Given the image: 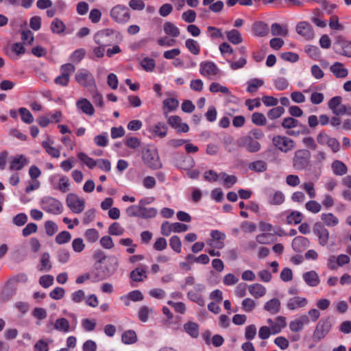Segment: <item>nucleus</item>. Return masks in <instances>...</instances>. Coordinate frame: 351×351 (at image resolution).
<instances>
[{
  "label": "nucleus",
  "mask_w": 351,
  "mask_h": 351,
  "mask_svg": "<svg viewBox=\"0 0 351 351\" xmlns=\"http://www.w3.org/2000/svg\"><path fill=\"white\" fill-rule=\"evenodd\" d=\"M334 324L332 316L322 317L317 324L313 333V339L315 342H319L324 339L330 332Z\"/></svg>",
  "instance_id": "1"
},
{
  "label": "nucleus",
  "mask_w": 351,
  "mask_h": 351,
  "mask_svg": "<svg viewBox=\"0 0 351 351\" xmlns=\"http://www.w3.org/2000/svg\"><path fill=\"white\" fill-rule=\"evenodd\" d=\"M114 30L106 29L97 32L94 36L95 42L99 45L93 49V53L97 58H103L104 56L105 47L108 43L107 38L112 35Z\"/></svg>",
  "instance_id": "2"
},
{
  "label": "nucleus",
  "mask_w": 351,
  "mask_h": 351,
  "mask_svg": "<svg viewBox=\"0 0 351 351\" xmlns=\"http://www.w3.org/2000/svg\"><path fill=\"white\" fill-rule=\"evenodd\" d=\"M75 81L81 86L91 89H95L96 84L93 74L85 69L77 71L75 76Z\"/></svg>",
  "instance_id": "3"
},
{
  "label": "nucleus",
  "mask_w": 351,
  "mask_h": 351,
  "mask_svg": "<svg viewBox=\"0 0 351 351\" xmlns=\"http://www.w3.org/2000/svg\"><path fill=\"white\" fill-rule=\"evenodd\" d=\"M111 19L118 23H125L130 18L129 9L123 5H114L110 12Z\"/></svg>",
  "instance_id": "4"
},
{
  "label": "nucleus",
  "mask_w": 351,
  "mask_h": 351,
  "mask_svg": "<svg viewBox=\"0 0 351 351\" xmlns=\"http://www.w3.org/2000/svg\"><path fill=\"white\" fill-rule=\"evenodd\" d=\"M310 153L306 149L295 152L293 159V167L297 170H303L309 165Z\"/></svg>",
  "instance_id": "5"
},
{
  "label": "nucleus",
  "mask_w": 351,
  "mask_h": 351,
  "mask_svg": "<svg viewBox=\"0 0 351 351\" xmlns=\"http://www.w3.org/2000/svg\"><path fill=\"white\" fill-rule=\"evenodd\" d=\"M200 74L207 78L214 79L220 73V69L211 61H203L199 64Z\"/></svg>",
  "instance_id": "6"
},
{
  "label": "nucleus",
  "mask_w": 351,
  "mask_h": 351,
  "mask_svg": "<svg viewBox=\"0 0 351 351\" xmlns=\"http://www.w3.org/2000/svg\"><path fill=\"white\" fill-rule=\"evenodd\" d=\"M143 160L150 168L156 169L160 168L162 165L159 161V156L155 149H146L143 152Z\"/></svg>",
  "instance_id": "7"
},
{
  "label": "nucleus",
  "mask_w": 351,
  "mask_h": 351,
  "mask_svg": "<svg viewBox=\"0 0 351 351\" xmlns=\"http://www.w3.org/2000/svg\"><path fill=\"white\" fill-rule=\"evenodd\" d=\"M66 202L67 206L74 213H81L85 207L84 200L83 199H80L74 193H69L67 195Z\"/></svg>",
  "instance_id": "8"
},
{
  "label": "nucleus",
  "mask_w": 351,
  "mask_h": 351,
  "mask_svg": "<svg viewBox=\"0 0 351 351\" xmlns=\"http://www.w3.org/2000/svg\"><path fill=\"white\" fill-rule=\"evenodd\" d=\"M238 146L245 148L250 153H255L261 149V144L252 136H245L240 138L237 142Z\"/></svg>",
  "instance_id": "9"
},
{
  "label": "nucleus",
  "mask_w": 351,
  "mask_h": 351,
  "mask_svg": "<svg viewBox=\"0 0 351 351\" xmlns=\"http://www.w3.org/2000/svg\"><path fill=\"white\" fill-rule=\"evenodd\" d=\"M42 207L45 211L55 215L60 214L62 211L61 202L50 197H45L43 199Z\"/></svg>",
  "instance_id": "10"
},
{
  "label": "nucleus",
  "mask_w": 351,
  "mask_h": 351,
  "mask_svg": "<svg viewBox=\"0 0 351 351\" xmlns=\"http://www.w3.org/2000/svg\"><path fill=\"white\" fill-rule=\"evenodd\" d=\"M28 277L27 274L24 273L18 274L16 276L10 278L8 282L5 289V291L7 292V295L8 297L12 296L14 291L16 289V284L18 282L25 283L27 281Z\"/></svg>",
  "instance_id": "11"
},
{
  "label": "nucleus",
  "mask_w": 351,
  "mask_h": 351,
  "mask_svg": "<svg viewBox=\"0 0 351 351\" xmlns=\"http://www.w3.org/2000/svg\"><path fill=\"white\" fill-rule=\"evenodd\" d=\"M210 239L206 241V243L210 246L217 249H222L224 247V240L226 234L219 230H212L210 233Z\"/></svg>",
  "instance_id": "12"
},
{
  "label": "nucleus",
  "mask_w": 351,
  "mask_h": 351,
  "mask_svg": "<svg viewBox=\"0 0 351 351\" xmlns=\"http://www.w3.org/2000/svg\"><path fill=\"white\" fill-rule=\"evenodd\" d=\"M313 230L319 239V244L322 246L327 245L329 240V231L320 222H316L313 225Z\"/></svg>",
  "instance_id": "13"
},
{
  "label": "nucleus",
  "mask_w": 351,
  "mask_h": 351,
  "mask_svg": "<svg viewBox=\"0 0 351 351\" xmlns=\"http://www.w3.org/2000/svg\"><path fill=\"white\" fill-rule=\"evenodd\" d=\"M273 143L278 149L284 152H288L294 147V142L286 136H274Z\"/></svg>",
  "instance_id": "14"
},
{
  "label": "nucleus",
  "mask_w": 351,
  "mask_h": 351,
  "mask_svg": "<svg viewBox=\"0 0 351 351\" xmlns=\"http://www.w3.org/2000/svg\"><path fill=\"white\" fill-rule=\"evenodd\" d=\"M296 31L298 34L304 37L306 40H311L314 37V32L310 23L306 21H302L298 23Z\"/></svg>",
  "instance_id": "15"
},
{
  "label": "nucleus",
  "mask_w": 351,
  "mask_h": 351,
  "mask_svg": "<svg viewBox=\"0 0 351 351\" xmlns=\"http://www.w3.org/2000/svg\"><path fill=\"white\" fill-rule=\"evenodd\" d=\"M168 123L179 132H187L189 130V125L182 122L178 116H171L168 118Z\"/></svg>",
  "instance_id": "16"
},
{
  "label": "nucleus",
  "mask_w": 351,
  "mask_h": 351,
  "mask_svg": "<svg viewBox=\"0 0 351 351\" xmlns=\"http://www.w3.org/2000/svg\"><path fill=\"white\" fill-rule=\"evenodd\" d=\"M309 243L307 238L298 236L293 239L291 246L295 252H301L308 247Z\"/></svg>",
  "instance_id": "17"
},
{
  "label": "nucleus",
  "mask_w": 351,
  "mask_h": 351,
  "mask_svg": "<svg viewBox=\"0 0 351 351\" xmlns=\"http://www.w3.org/2000/svg\"><path fill=\"white\" fill-rule=\"evenodd\" d=\"M335 46L340 48L341 51L340 53L344 56L351 58V42L343 39L341 37L337 38L335 43Z\"/></svg>",
  "instance_id": "18"
},
{
  "label": "nucleus",
  "mask_w": 351,
  "mask_h": 351,
  "mask_svg": "<svg viewBox=\"0 0 351 351\" xmlns=\"http://www.w3.org/2000/svg\"><path fill=\"white\" fill-rule=\"evenodd\" d=\"M268 203L271 205H280L284 203L285 196L280 191H276L274 192L267 191V193Z\"/></svg>",
  "instance_id": "19"
},
{
  "label": "nucleus",
  "mask_w": 351,
  "mask_h": 351,
  "mask_svg": "<svg viewBox=\"0 0 351 351\" xmlns=\"http://www.w3.org/2000/svg\"><path fill=\"white\" fill-rule=\"evenodd\" d=\"M330 71L337 78H344L348 75V70L339 62L332 64L330 66Z\"/></svg>",
  "instance_id": "20"
},
{
  "label": "nucleus",
  "mask_w": 351,
  "mask_h": 351,
  "mask_svg": "<svg viewBox=\"0 0 351 351\" xmlns=\"http://www.w3.org/2000/svg\"><path fill=\"white\" fill-rule=\"evenodd\" d=\"M308 304V300L305 298L295 296L290 298L287 304L289 310L293 311L299 308H302Z\"/></svg>",
  "instance_id": "21"
},
{
  "label": "nucleus",
  "mask_w": 351,
  "mask_h": 351,
  "mask_svg": "<svg viewBox=\"0 0 351 351\" xmlns=\"http://www.w3.org/2000/svg\"><path fill=\"white\" fill-rule=\"evenodd\" d=\"M184 331L192 338L196 339L199 335V326L194 322H188L183 325Z\"/></svg>",
  "instance_id": "22"
},
{
  "label": "nucleus",
  "mask_w": 351,
  "mask_h": 351,
  "mask_svg": "<svg viewBox=\"0 0 351 351\" xmlns=\"http://www.w3.org/2000/svg\"><path fill=\"white\" fill-rule=\"evenodd\" d=\"M253 34L256 36L263 37L269 34V29L267 24L263 22H256L252 27Z\"/></svg>",
  "instance_id": "23"
},
{
  "label": "nucleus",
  "mask_w": 351,
  "mask_h": 351,
  "mask_svg": "<svg viewBox=\"0 0 351 351\" xmlns=\"http://www.w3.org/2000/svg\"><path fill=\"white\" fill-rule=\"evenodd\" d=\"M302 278L310 287H316L319 283V278L315 271H310L303 274Z\"/></svg>",
  "instance_id": "24"
},
{
  "label": "nucleus",
  "mask_w": 351,
  "mask_h": 351,
  "mask_svg": "<svg viewBox=\"0 0 351 351\" xmlns=\"http://www.w3.org/2000/svg\"><path fill=\"white\" fill-rule=\"evenodd\" d=\"M248 290L250 293L255 298H259L266 294V288L258 283L253 284L249 286Z\"/></svg>",
  "instance_id": "25"
},
{
  "label": "nucleus",
  "mask_w": 351,
  "mask_h": 351,
  "mask_svg": "<svg viewBox=\"0 0 351 351\" xmlns=\"http://www.w3.org/2000/svg\"><path fill=\"white\" fill-rule=\"evenodd\" d=\"M281 303L277 298H273L267 302L264 305V309L271 314H277L280 310Z\"/></svg>",
  "instance_id": "26"
},
{
  "label": "nucleus",
  "mask_w": 351,
  "mask_h": 351,
  "mask_svg": "<svg viewBox=\"0 0 351 351\" xmlns=\"http://www.w3.org/2000/svg\"><path fill=\"white\" fill-rule=\"evenodd\" d=\"M53 328L59 332L64 333L69 332L71 330L69 322L64 317L57 319L53 324Z\"/></svg>",
  "instance_id": "27"
},
{
  "label": "nucleus",
  "mask_w": 351,
  "mask_h": 351,
  "mask_svg": "<svg viewBox=\"0 0 351 351\" xmlns=\"http://www.w3.org/2000/svg\"><path fill=\"white\" fill-rule=\"evenodd\" d=\"M28 161L23 155H19L14 158L10 165V170H21L27 164Z\"/></svg>",
  "instance_id": "28"
},
{
  "label": "nucleus",
  "mask_w": 351,
  "mask_h": 351,
  "mask_svg": "<svg viewBox=\"0 0 351 351\" xmlns=\"http://www.w3.org/2000/svg\"><path fill=\"white\" fill-rule=\"evenodd\" d=\"M321 219L324 225L328 227H334L339 223L338 218L331 213H322Z\"/></svg>",
  "instance_id": "29"
},
{
  "label": "nucleus",
  "mask_w": 351,
  "mask_h": 351,
  "mask_svg": "<svg viewBox=\"0 0 351 351\" xmlns=\"http://www.w3.org/2000/svg\"><path fill=\"white\" fill-rule=\"evenodd\" d=\"M332 169L333 173L337 176L345 175L348 171L346 165L343 162L337 160L332 162Z\"/></svg>",
  "instance_id": "30"
},
{
  "label": "nucleus",
  "mask_w": 351,
  "mask_h": 351,
  "mask_svg": "<svg viewBox=\"0 0 351 351\" xmlns=\"http://www.w3.org/2000/svg\"><path fill=\"white\" fill-rule=\"evenodd\" d=\"M150 131L157 136L163 138L167 135V126L166 125L165 123L159 122L155 125H154L150 130Z\"/></svg>",
  "instance_id": "31"
},
{
  "label": "nucleus",
  "mask_w": 351,
  "mask_h": 351,
  "mask_svg": "<svg viewBox=\"0 0 351 351\" xmlns=\"http://www.w3.org/2000/svg\"><path fill=\"white\" fill-rule=\"evenodd\" d=\"M130 278L135 282H141L147 278V274L144 268L137 267L130 273Z\"/></svg>",
  "instance_id": "32"
},
{
  "label": "nucleus",
  "mask_w": 351,
  "mask_h": 351,
  "mask_svg": "<svg viewBox=\"0 0 351 351\" xmlns=\"http://www.w3.org/2000/svg\"><path fill=\"white\" fill-rule=\"evenodd\" d=\"M121 340L125 344H132L137 341V335L134 330H128L123 333Z\"/></svg>",
  "instance_id": "33"
},
{
  "label": "nucleus",
  "mask_w": 351,
  "mask_h": 351,
  "mask_svg": "<svg viewBox=\"0 0 351 351\" xmlns=\"http://www.w3.org/2000/svg\"><path fill=\"white\" fill-rule=\"evenodd\" d=\"M163 29L165 34L175 38L180 35L179 28L171 22H166L164 24Z\"/></svg>",
  "instance_id": "34"
},
{
  "label": "nucleus",
  "mask_w": 351,
  "mask_h": 351,
  "mask_svg": "<svg viewBox=\"0 0 351 351\" xmlns=\"http://www.w3.org/2000/svg\"><path fill=\"white\" fill-rule=\"evenodd\" d=\"M228 40L234 45H238L242 43L243 38L240 32L235 29L227 32Z\"/></svg>",
  "instance_id": "35"
},
{
  "label": "nucleus",
  "mask_w": 351,
  "mask_h": 351,
  "mask_svg": "<svg viewBox=\"0 0 351 351\" xmlns=\"http://www.w3.org/2000/svg\"><path fill=\"white\" fill-rule=\"evenodd\" d=\"M271 32L273 36H286L288 34V29L286 26L275 23L271 26Z\"/></svg>",
  "instance_id": "36"
},
{
  "label": "nucleus",
  "mask_w": 351,
  "mask_h": 351,
  "mask_svg": "<svg viewBox=\"0 0 351 351\" xmlns=\"http://www.w3.org/2000/svg\"><path fill=\"white\" fill-rule=\"evenodd\" d=\"M185 46L187 49L194 55H198L200 53L199 45L193 39H187L185 42Z\"/></svg>",
  "instance_id": "37"
},
{
  "label": "nucleus",
  "mask_w": 351,
  "mask_h": 351,
  "mask_svg": "<svg viewBox=\"0 0 351 351\" xmlns=\"http://www.w3.org/2000/svg\"><path fill=\"white\" fill-rule=\"evenodd\" d=\"M153 313V308L147 306H143L140 308L138 317L142 322H147L149 319V316Z\"/></svg>",
  "instance_id": "38"
},
{
  "label": "nucleus",
  "mask_w": 351,
  "mask_h": 351,
  "mask_svg": "<svg viewBox=\"0 0 351 351\" xmlns=\"http://www.w3.org/2000/svg\"><path fill=\"white\" fill-rule=\"evenodd\" d=\"M187 298L189 300L195 302L200 306H204L205 305L204 299L202 295L199 294V293H196L193 291H189L187 293Z\"/></svg>",
  "instance_id": "39"
},
{
  "label": "nucleus",
  "mask_w": 351,
  "mask_h": 351,
  "mask_svg": "<svg viewBox=\"0 0 351 351\" xmlns=\"http://www.w3.org/2000/svg\"><path fill=\"white\" fill-rule=\"evenodd\" d=\"M51 29L53 33L60 34L65 30V25L61 20L56 18L51 24Z\"/></svg>",
  "instance_id": "40"
},
{
  "label": "nucleus",
  "mask_w": 351,
  "mask_h": 351,
  "mask_svg": "<svg viewBox=\"0 0 351 351\" xmlns=\"http://www.w3.org/2000/svg\"><path fill=\"white\" fill-rule=\"evenodd\" d=\"M263 84V80L261 79H252L247 82V90L249 93H254L258 90L259 87L262 86Z\"/></svg>",
  "instance_id": "41"
},
{
  "label": "nucleus",
  "mask_w": 351,
  "mask_h": 351,
  "mask_svg": "<svg viewBox=\"0 0 351 351\" xmlns=\"http://www.w3.org/2000/svg\"><path fill=\"white\" fill-rule=\"evenodd\" d=\"M141 66L147 72H152L156 66V62L153 58L146 57L141 61Z\"/></svg>",
  "instance_id": "42"
},
{
  "label": "nucleus",
  "mask_w": 351,
  "mask_h": 351,
  "mask_svg": "<svg viewBox=\"0 0 351 351\" xmlns=\"http://www.w3.org/2000/svg\"><path fill=\"white\" fill-rule=\"evenodd\" d=\"M140 218L148 219L154 217L157 214V210L154 208H146L141 206Z\"/></svg>",
  "instance_id": "43"
},
{
  "label": "nucleus",
  "mask_w": 351,
  "mask_h": 351,
  "mask_svg": "<svg viewBox=\"0 0 351 351\" xmlns=\"http://www.w3.org/2000/svg\"><path fill=\"white\" fill-rule=\"evenodd\" d=\"M303 219L302 214L299 211H292L287 217V222L289 224L300 223Z\"/></svg>",
  "instance_id": "44"
},
{
  "label": "nucleus",
  "mask_w": 351,
  "mask_h": 351,
  "mask_svg": "<svg viewBox=\"0 0 351 351\" xmlns=\"http://www.w3.org/2000/svg\"><path fill=\"white\" fill-rule=\"evenodd\" d=\"M77 157L80 160L87 165L90 169H93L97 165V160L90 158L87 154L83 152L79 153Z\"/></svg>",
  "instance_id": "45"
},
{
  "label": "nucleus",
  "mask_w": 351,
  "mask_h": 351,
  "mask_svg": "<svg viewBox=\"0 0 351 351\" xmlns=\"http://www.w3.org/2000/svg\"><path fill=\"white\" fill-rule=\"evenodd\" d=\"M221 180L223 181V185L226 188L232 187L237 181V178L235 176H229L224 172L221 173Z\"/></svg>",
  "instance_id": "46"
},
{
  "label": "nucleus",
  "mask_w": 351,
  "mask_h": 351,
  "mask_svg": "<svg viewBox=\"0 0 351 351\" xmlns=\"http://www.w3.org/2000/svg\"><path fill=\"white\" fill-rule=\"evenodd\" d=\"M209 90L212 93H221L224 95L230 94L228 87L222 86L217 82H212L210 85Z\"/></svg>",
  "instance_id": "47"
},
{
  "label": "nucleus",
  "mask_w": 351,
  "mask_h": 351,
  "mask_svg": "<svg viewBox=\"0 0 351 351\" xmlns=\"http://www.w3.org/2000/svg\"><path fill=\"white\" fill-rule=\"evenodd\" d=\"M89 274L93 282H99L106 278V276L103 270L100 268H95Z\"/></svg>",
  "instance_id": "48"
},
{
  "label": "nucleus",
  "mask_w": 351,
  "mask_h": 351,
  "mask_svg": "<svg viewBox=\"0 0 351 351\" xmlns=\"http://www.w3.org/2000/svg\"><path fill=\"white\" fill-rule=\"evenodd\" d=\"M249 169L256 172H264L267 169V163L263 160H256L249 165Z\"/></svg>",
  "instance_id": "49"
},
{
  "label": "nucleus",
  "mask_w": 351,
  "mask_h": 351,
  "mask_svg": "<svg viewBox=\"0 0 351 351\" xmlns=\"http://www.w3.org/2000/svg\"><path fill=\"white\" fill-rule=\"evenodd\" d=\"M305 208L314 214L318 213L322 210V205L315 200H310L305 204Z\"/></svg>",
  "instance_id": "50"
},
{
  "label": "nucleus",
  "mask_w": 351,
  "mask_h": 351,
  "mask_svg": "<svg viewBox=\"0 0 351 351\" xmlns=\"http://www.w3.org/2000/svg\"><path fill=\"white\" fill-rule=\"evenodd\" d=\"M169 245L171 248L176 253L181 252L182 243L180 239L177 235H173L169 239Z\"/></svg>",
  "instance_id": "51"
},
{
  "label": "nucleus",
  "mask_w": 351,
  "mask_h": 351,
  "mask_svg": "<svg viewBox=\"0 0 351 351\" xmlns=\"http://www.w3.org/2000/svg\"><path fill=\"white\" fill-rule=\"evenodd\" d=\"M43 148L45 149L46 152L49 154L51 156L58 158L60 157V153L59 149H56L54 147H52L49 142L43 141L42 143Z\"/></svg>",
  "instance_id": "52"
},
{
  "label": "nucleus",
  "mask_w": 351,
  "mask_h": 351,
  "mask_svg": "<svg viewBox=\"0 0 351 351\" xmlns=\"http://www.w3.org/2000/svg\"><path fill=\"white\" fill-rule=\"evenodd\" d=\"M21 40L24 45H30L32 44L34 37L33 33L29 29L23 30L21 32Z\"/></svg>",
  "instance_id": "53"
},
{
  "label": "nucleus",
  "mask_w": 351,
  "mask_h": 351,
  "mask_svg": "<svg viewBox=\"0 0 351 351\" xmlns=\"http://www.w3.org/2000/svg\"><path fill=\"white\" fill-rule=\"evenodd\" d=\"M71 239V234L68 231H62L56 237V242L62 245L68 243Z\"/></svg>",
  "instance_id": "54"
},
{
  "label": "nucleus",
  "mask_w": 351,
  "mask_h": 351,
  "mask_svg": "<svg viewBox=\"0 0 351 351\" xmlns=\"http://www.w3.org/2000/svg\"><path fill=\"white\" fill-rule=\"evenodd\" d=\"M50 256L47 252H45L41 256V267L40 269V271H49L51 269V265L50 263Z\"/></svg>",
  "instance_id": "55"
},
{
  "label": "nucleus",
  "mask_w": 351,
  "mask_h": 351,
  "mask_svg": "<svg viewBox=\"0 0 351 351\" xmlns=\"http://www.w3.org/2000/svg\"><path fill=\"white\" fill-rule=\"evenodd\" d=\"M124 232V229L119 223H112L108 228V233L111 235L120 236Z\"/></svg>",
  "instance_id": "56"
},
{
  "label": "nucleus",
  "mask_w": 351,
  "mask_h": 351,
  "mask_svg": "<svg viewBox=\"0 0 351 351\" xmlns=\"http://www.w3.org/2000/svg\"><path fill=\"white\" fill-rule=\"evenodd\" d=\"M69 178L63 176L60 178L59 184L56 187L62 193H66L69 190Z\"/></svg>",
  "instance_id": "57"
},
{
  "label": "nucleus",
  "mask_w": 351,
  "mask_h": 351,
  "mask_svg": "<svg viewBox=\"0 0 351 351\" xmlns=\"http://www.w3.org/2000/svg\"><path fill=\"white\" fill-rule=\"evenodd\" d=\"M163 104L167 110H176L179 106V101L173 97H168L163 101Z\"/></svg>",
  "instance_id": "58"
},
{
  "label": "nucleus",
  "mask_w": 351,
  "mask_h": 351,
  "mask_svg": "<svg viewBox=\"0 0 351 351\" xmlns=\"http://www.w3.org/2000/svg\"><path fill=\"white\" fill-rule=\"evenodd\" d=\"M90 90L92 91V98L93 103L97 108H102L104 103L103 97L100 93L97 92V87L95 89H91Z\"/></svg>",
  "instance_id": "59"
},
{
  "label": "nucleus",
  "mask_w": 351,
  "mask_h": 351,
  "mask_svg": "<svg viewBox=\"0 0 351 351\" xmlns=\"http://www.w3.org/2000/svg\"><path fill=\"white\" fill-rule=\"evenodd\" d=\"M242 308L245 312H251L256 306V302L254 300L247 298L242 301Z\"/></svg>",
  "instance_id": "60"
},
{
  "label": "nucleus",
  "mask_w": 351,
  "mask_h": 351,
  "mask_svg": "<svg viewBox=\"0 0 351 351\" xmlns=\"http://www.w3.org/2000/svg\"><path fill=\"white\" fill-rule=\"evenodd\" d=\"M301 188L306 191L310 198L313 199L315 197L316 193L312 182H305L301 186Z\"/></svg>",
  "instance_id": "61"
},
{
  "label": "nucleus",
  "mask_w": 351,
  "mask_h": 351,
  "mask_svg": "<svg viewBox=\"0 0 351 351\" xmlns=\"http://www.w3.org/2000/svg\"><path fill=\"white\" fill-rule=\"evenodd\" d=\"M84 236L87 241L90 243H94L98 239L99 233L97 230L91 228L85 232Z\"/></svg>",
  "instance_id": "62"
},
{
  "label": "nucleus",
  "mask_w": 351,
  "mask_h": 351,
  "mask_svg": "<svg viewBox=\"0 0 351 351\" xmlns=\"http://www.w3.org/2000/svg\"><path fill=\"white\" fill-rule=\"evenodd\" d=\"M45 228L48 236H53L58 231V226L52 221H47L45 223Z\"/></svg>",
  "instance_id": "63"
},
{
  "label": "nucleus",
  "mask_w": 351,
  "mask_h": 351,
  "mask_svg": "<svg viewBox=\"0 0 351 351\" xmlns=\"http://www.w3.org/2000/svg\"><path fill=\"white\" fill-rule=\"evenodd\" d=\"M182 19L185 22L191 23L196 19V12L193 10H188L182 14Z\"/></svg>",
  "instance_id": "64"
}]
</instances>
